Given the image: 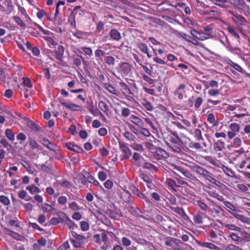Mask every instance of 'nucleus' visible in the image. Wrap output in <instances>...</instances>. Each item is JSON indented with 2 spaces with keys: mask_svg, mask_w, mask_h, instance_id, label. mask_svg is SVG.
<instances>
[{
  "mask_svg": "<svg viewBox=\"0 0 250 250\" xmlns=\"http://www.w3.org/2000/svg\"><path fill=\"white\" fill-rule=\"evenodd\" d=\"M190 168L199 175V177L204 178L209 183L218 186L220 182L214 178L213 174L208 171L203 167L197 164H193L189 167Z\"/></svg>",
  "mask_w": 250,
  "mask_h": 250,
  "instance_id": "nucleus-1",
  "label": "nucleus"
},
{
  "mask_svg": "<svg viewBox=\"0 0 250 250\" xmlns=\"http://www.w3.org/2000/svg\"><path fill=\"white\" fill-rule=\"evenodd\" d=\"M166 145L174 152L180 153L183 147V142L182 139H176L171 135L164 137Z\"/></svg>",
  "mask_w": 250,
  "mask_h": 250,
  "instance_id": "nucleus-2",
  "label": "nucleus"
},
{
  "mask_svg": "<svg viewBox=\"0 0 250 250\" xmlns=\"http://www.w3.org/2000/svg\"><path fill=\"white\" fill-rule=\"evenodd\" d=\"M73 238L70 239L71 243L75 248H81L87 242L86 238L83 236L78 234L75 231H72Z\"/></svg>",
  "mask_w": 250,
  "mask_h": 250,
  "instance_id": "nucleus-3",
  "label": "nucleus"
},
{
  "mask_svg": "<svg viewBox=\"0 0 250 250\" xmlns=\"http://www.w3.org/2000/svg\"><path fill=\"white\" fill-rule=\"evenodd\" d=\"M183 244L180 240L170 237H167L165 240V245L170 247L171 250H183L181 247Z\"/></svg>",
  "mask_w": 250,
  "mask_h": 250,
  "instance_id": "nucleus-4",
  "label": "nucleus"
},
{
  "mask_svg": "<svg viewBox=\"0 0 250 250\" xmlns=\"http://www.w3.org/2000/svg\"><path fill=\"white\" fill-rule=\"evenodd\" d=\"M228 13L231 15L230 18L236 25L243 26L247 22L245 18L239 14L236 11L229 10Z\"/></svg>",
  "mask_w": 250,
  "mask_h": 250,
  "instance_id": "nucleus-5",
  "label": "nucleus"
},
{
  "mask_svg": "<svg viewBox=\"0 0 250 250\" xmlns=\"http://www.w3.org/2000/svg\"><path fill=\"white\" fill-rule=\"evenodd\" d=\"M119 148L123 153L122 160L129 159L132 155L131 149L128 147L126 144L123 141H119Z\"/></svg>",
  "mask_w": 250,
  "mask_h": 250,
  "instance_id": "nucleus-6",
  "label": "nucleus"
},
{
  "mask_svg": "<svg viewBox=\"0 0 250 250\" xmlns=\"http://www.w3.org/2000/svg\"><path fill=\"white\" fill-rule=\"evenodd\" d=\"M230 130L228 131L227 135L228 138L231 140L234 138L237 134L239 132L240 126L239 124L236 123H231L229 125Z\"/></svg>",
  "mask_w": 250,
  "mask_h": 250,
  "instance_id": "nucleus-7",
  "label": "nucleus"
},
{
  "mask_svg": "<svg viewBox=\"0 0 250 250\" xmlns=\"http://www.w3.org/2000/svg\"><path fill=\"white\" fill-rule=\"evenodd\" d=\"M186 85L184 83L180 84L173 91L174 96L179 100L182 101L186 95L185 88Z\"/></svg>",
  "mask_w": 250,
  "mask_h": 250,
  "instance_id": "nucleus-8",
  "label": "nucleus"
},
{
  "mask_svg": "<svg viewBox=\"0 0 250 250\" xmlns=\"http://www.w3.org/2000/svg\"><path fill=\"white\" fill-rule=\"evenodd\" d=\"M171 166L173 168L177 170L186 178L192 180H197L196 178L194 176H193L191 173L189 172V171L186 169L185 168L174 164L172 165Z\"/></svg>",
  "mask_w": 250,
  "mask_h": 250,
  "instance_id": "nucleus-9",
  "label": "nucleus"
},
{
  "mask_svg": "<svg viewBox=\"0 0 250 250\" xmlns=\"http://www.w3.org/2000/svg\"><path fill=\"white\" fill-rule=\"evenodd\" d=\"M153 155L154 158L158 160L163 159H166L169 157L168 153L165 150L160 147H156L155 148Z\"/></svg>",
  "mask_w": 250,
  "mask_h": 250,
  "instance_id": "nucleus-10",
  "label": "nucleus"
},
{
  "mask_svg": "<svg viewBox=\"0 0 250 250\" xmlns=\"http://www.w3.org/2000/svg\"><path fill=\"white\" fill-rule=\"evenodd\" d=\"M119 71L122 76H127L131 73V65L127 62H122L120 64Z\"/></svg>",
  "mask_w": 250,
  "mask_h": 250,
  "instance_id": "nucleus-11",
  "label": "nucleus"
},
{
  "mask_svg": "<svg viewBox=\"0 0 250 250\" xmlns=\"http://www.w3.org/2000/svg\"><path fill=\"white\" fill-rule=\"evenodd\" d=\"M82 175L83 176L86 178L87 183L92 184L95 186L102 188V186L100 184L99 182L89 172L86 171H83Z\"/></svg>",
  "mask_w": 250,
  "mask_h": 250,
  "instance_id": "nucleus-12",
  "label": "nucleus"
},
{
  "mask_svg": "<svg viewBox=\"0 0 250 250\" xmlns=\"http://www.w3.org/2000/svg\"><path fill=\"white\" fill-rule=\"evenodd\" d=\"M61 104L65 107L72 111H80L83 110V106L76 104L72 103H66L64 101H61Z\"/></svg>",
  "mask_w": 250,
  "mask_h": 250,
  "instance_id": "nucleus-13",
  "label": "nucleus"
},
{
  "mask_svg": "<svg viewBox=\"0 0 250 250\" xmlns=\"http://www.w3.org/2000/svg\"><path fill=\"white\" fill-rule=\"evenodd\" d=\"M81 8L80 6H75L73 10L72 11L71 14L68 17V22L70 24L71 26L73 27H75L76 25L75 17L76 15L77 14V10Z\"/></svg>",
  "mask_w": 250,
  "mask_h": 250,
  "instance_id": "nucleus-14",
  "label": "nucleus"
},
{
  "mask_svg": "<svg viewBox=\"0 0 250 250\" xmlns=\"http://www.w3.org/2000/svg\"><path fill=\"white\" fill-rule=\"evenodd\" d=\"M42 38L46 42L50 48L54 47L58 44L53 34L51 36H43Z\"/></svg>",
  "mask_w": 250,
  "mask_h": 250,
  "instance_id": "nucleus-15",
  "label": "nucleus"
},
{
  "mask_svg": "<svg viewBox=\"0 0 250 250\" xmlns=\"http://www.w3.org/2000/svg\"><path fill=\"white\" fill-rule=\"evenodd\" d=\"M197 243L199 246L208 248L210 250H222L220 247L212 243L201 241H197Z\"/></svg>",
  "mask_w": 250,
  "mask_h": 250,
  "instance_id": "nucleus-16",
  "label": "nucleus"
},
{
  "mask_svg": "<svg viewBox=\"0 0 250 250\" xmlns=\"http://www.w3.org/2000/svg\"><path fill=\"white\" fill-rule=\"evenodd\" d=\"M129 120L138 127H142L144 126L143 121L134 115H131L129 118Z\"/></svg>",
  "mask_w": 250,
  "mask_h": 250,
  "instance_id": "nucleus-17",
  "label": "nucleus"
},
{
  "mask_svg": "<svg viewBox=\"0 0 250 250\" xmlns=\"http://www.w3.org/2000/svg\"><path fill=\"white\" fill-rule=\"evenodd\" d=\"M67 148L71 150L75 151L78 153H82L84 152V151L81 146L76 145L72 143H66Z\"/></svg>",
  "mask_w": 250,
  "mask_h": 250,
  "instance_id": "nucleus-18",
  "label": "nucleus"
},
{
  "mask_svg": "<svg viewBox=\"0 0 250 250\" xmlns=\"http://www.w3.org/2000/svg\"><path fill=\"white\" fill-rule=\"evenodd\" d=\"M131 193L127 190H123L121 192L120 197L126 203L129 204L131 203Z\"/></svg>",
  "mask_w": 250,
  "mask_h": 250,
  "instance_id": "nucleus-19",
  "label": "nucleus"
},
{
  "mask_svg": "<svg viewBox=\"0 0 250 250\" xmlns=\"http://www.w3.org/2000/svg\"><path fill=\"white\" fill-rule=\"evenodd\" d=\"M119 84L124 95L133 94L130 88L125 82H119Z\"/></svg>",
  "mask_w": 250,
  "mask_h": 250,
  "instance_id": "nucleus-20",
  "label": "nucleus"
},
{
  "mask_svg": "<svg viewBox=\"0 0 250 250\" xmlns=\"http://www.w3.org/2000/svg\"><path fill=\"white\" fill-rule=\"evenodd\" d=\"M235 8L243 10L246 6V4L244 0H231L230 1Z\"/></svg>",
  "mask_w": 250,
  "mask_h": 250,
  "instance_id": "nucleus-21",
  "label": "nucleus"
},
{
  "mask_svg": "<svg viewBox=\"0 0 250 250\" xmlns=\"http://www.w3.org/2000/svg\"><path fill=\"white\" fill-rule=\"evenodd\" d=\"M132 160H133V163L139 167L141 166L144 161V158L139 153L134 152Z\"/></svg>",
  "mask_w": 250,
  "mask_h": 250,
  "instance_id": "nucleus-22",
  "label": "nucleus"
},
{
  "mask_svg": "<svg viewBox=\"0 0 250 250\" xmlns=\"http://www.w3.org/2000/svg\"><path fill=\"white\" fill-rule=\"evenodd\" d=\"M111 39L119 42L122 38L121 33L116 29H111L109 33Z\"/></svg>",
  "mask_w": 250,
  "mask_h": 250,
  "instance_id": "nucleus-23",
  "label": "nucleus"
},
{
  "mask_svg": "<svg viewBox=\"0 0 250 250\" xmlns=\"http://www.w3.org/2000/svg\"><path fill=\"white\" fill-rule=\"evenodd\" d=\"M239 232L241 239V243L246 242H250V233L247 232L242 228V230H240Z\"/></svg>",
  "mask_w": 250,
  "mask_h": 250,
  "instance_id": "nucleus-24",
  "label": "nucleus"
},
{
  "mask_svg": "<svg viewBox=\"0 0 250 250\" xmlns=\"http://www.w3.org/2000/svg\"><path fill=\"white\" fill-rule=\"evenodd\" d=\"M165 184L172 191H176V181L171 178H167L165 182Z\"/></svg>",
  "mask_w": 250,
  "mask_h": 250,
  "instance_id": "nucleus-25",
  "label": "nucleus"
},
{
  "mask_svg": "<svg viewBox=\"0 0 250 250\" xmlns=\"http://www.w3.org/2000/svg\"><path fill=\"white\" fill-rule=\"evenodd\" d=\"M98 107L107 116H110L109 109L108 105L104 101H101L98 103Z\"/></svg>",
  "mask_w": 250,
  "mask_h": 250,
  "instance_id": "nucleus-26",
  "label": "nucleus"
},
{
  "mask_svg": "<svg viewBox=\"0 0 250 250\" xmlns=\"http://www.w3.org/2000/svg\"><path fill=\"white\" fill-rule=\"evenodd\" d=\"M237 231L235 232H230L228 235V237L230 238L236 244H241V237L239 232Z\"/></svg>",
  "mask_w": 250,
  "mask_h": 250,
  "instance_id": "nucleus-27",
  "label": "nucleus"
},
{
  "mask_svg": "<svg viewBox=\"0 0 250 250\" xmlns=\"http://www.w3.org/2000/svg\"><path fill=\"white\" fill-rule=\"evenodd\" d=\"M143 167L144 169H147L152 173L157 172L159 170L156 166L149 162H145L143 166Z\"/></svg>",
  "mask_w": 250,
  "mask_h": 250,
  "instance_id": "nucleus-28",
  "label": "nucleus"
},
{
  "mask_svg": "<svg viewBox=\"0 0 250 250\" xmlns=\"http://www.w3.org/2000/svg\"><path fill=\"white\" fill-rule=\"evenodd\" d=\"M225 144L221 140H218L213 144V148L216 151H222L225 148Z\"/></svg>",
  "mask_w": 250,
  "mask_h": 250,
  "instance_id": "nucleus-29",
  "label": "nucleus"
},
{
  "mask_svg": "<svg viewBox=\"0 0 250 250\" xmlns=\"http://www.w3.org/2000/svg\"><path fill=\"white\" fill-rule=\"evenodd\" d=\"M170 209L175 212V213L178 214L180 216L184 217V218L185 219V217H188L187 215L186 214L185 210L183 209L181 207H169Z\"/></svg>",
  "mask_w": 250,
  "mask_h": 250,
  "instance_id": "nucleus-30",
  "label": "nucleus"
},
{
  "mask_svg": "<svg viewBox=\"0 0 250 250\" xmlns=\"http://www.w3.org/2000/svg\"><path fill=\"white\" fill-rule=\"evenodd\" d=\"M21 165L26 169L27 171L31 174H34L36 171V169L32 167L30 164L27 161H23V162H21Z\"/></svg>",
  "mask_w": 250,
  "mask_h": 250,
  "instance_id": "nucleus-31",
  "label": "nucleus"
},
{
  "mask_svg": "<svg viewBox=\"0 0 250 250\" xmlns=\"http://www.w3.org/2000/svg\"><path fill=\"white\" fill-rule=\"evenodd\" d=\"M207 121L212 125L213 126H217L219 124V121L215 119V116L212 113H210L208 114Z\"/></svg>",
  "mask_w": 250,
  "mask_h": 250,
  "instance_id": "nucleus-32",
  "label": "nucleus"
},
{
  "mask_svg": "<svg viewBox=\"0 0 250 250\" xmlns=\"http://www.w3.org/2000/svg\"><path fill=\"white\" fill-rule=\"evenodd\" d=\"M198 35H194L193 36L196 39L200 41H204L208 39L210 37V35L208 33H204L203 32L199 31L197 32Z\"/></svg>",
  "mask_w": 250,
  "mask_h": 250,
  "instance_id": "nucleus-33",
  "label": "nucleus"
},
{
  "mask_svg": "<svg viewBox=\"0 0 250 250\" xmlns=\"http://www.w3.org/2000/svg\"><path fill=\"white\" fill-rule=\"evenodd\" d=\"M61 215L62 217H65L66 219L65 221V223L66 224L69 228H73L74 227H76V224L71 220L69 217L64 212H61Z\"/></svg>",
  "mask_w": 250,
  "mask_h": 250,
  "instance_id": "nucleus-34",
  "label": "nucleus"
},
{
  "mask_svg": "<svg viewBox=\"0 0 250 250\" xmlns=\"http://www.w3.org/2000/svg\"><path fill=\"white\" fill-rule=\"evenodd\" d=\"M223 227L228 229H229L235 231V232H238L240 230H242V228H240L234 224H228V223H222V224Z\"/></svg>",
  "mask_w": 250,
  "mask_h": 250,
  "instance_id": "nucleus-35",
  "label": "nucleus"
},
{
  "mask_svg": "<svg viewBox=\"0 0 250 250\" xmlns=\"http://www.w3.org/2000/svg\"><path fill=\"white\" fill-rule=\"evenodd\" d=\"M104 87L110 93L115 95H118L116 89L110 83H104Z\"/></svg>",
  "mask_w": 250,
  "mask_h": 250,
  "instance_id": "nucleus-36",
  "label": "nucleus"
},
{
  "mask_svg": "<svg viewBox=\"0 0 250 250\" xmlns=\"http://www.w3.org/2000/svg\"><path fill=\"white\" fill-rule=\"evenodd\" d=\"M195 139L198 141H203L204 139L202 136V131L199 128L194 129L193 132L192 133Z\"/></svg>",
  "mask_w": 250,
  "mask_h": 250,
  "instance_id": "nucleus-37",
  "label": "nucleus"
},
{
  "mask_svg": "<svg viewBox=\"0 0 250 250\" xmlns=\"http://www.w3.org/2000/svg\"><path fill=\"white\" fill-rule=\"evenodd\" d=\"M26 189L28 190L29 192L31 194H34L36 193H40L41 192L40 189L37 186H36L35 185L32 184L30 186H27L26 187Z\"/></svg>",
  "mask_w": 250,
  "mask_h": 250,
  "instance_id": "nucleus-38",
  "label": "nucleus"
},
{
  "mask_svg": "<svg viewBox=\"0 0 250 250\" xmlns=\"http://www.w3.org/2000/svg\"><path fill=\"white\" fill-rule=\"evenodd\" d=\"M27 126L32 130L35 132L39 131L41 129L40 126L32 121H29L27 124Z\"/></svg>",
  "mask_w": 250,
  "mask_h": 250,
  "instance_id": "nucleus-39",
  "label": "nucleus"
},
{
  "mask_svg": "<svg viewBox=\"0 0 250 250\" xmlns=\"http://www.w3.org/2000/svg\"><path fill=\"white\" fill-rule=\"evenodd\" d=\"M141 104L143 106L144 108L149 111H152L154 108L149 102H148L146 100H143L141 102Z\"/></svg>",
  "mask_w": 250,
  "mask_h": 250,
  "instance_id": "nucleus-40",
  "label": "nucleus"
},
{
  "mask_svg": "<svg viewBox=\"0 0 250 250\" xmlns=\"http://www.w3.org/2000/svg\"><path fill=\"white\" fill-rule=\"evenodd\" d=\"M174 173L180 177V178H177L175 179L176 188L180 187L182 185L188 186V183L182 180L183 179V177H181L178 173L175 172H174Z\"/></svg>",
  "mask_w": 250,
  "mask_h": 250,
  "instance_id": "nucleus-41",
  "label": "nucleus"
},
{
  "mask_svg": "<svg viewBox=\"0 0 250 250\" xmlns=\"http://www.w3.org/2000/svg\"><path fill=\"white\" fill-rule=\"evenodd\" d=\"M41 207L44 212H49L55 210L52 205L46 203L42 204Z\"/></svg>",
  "mask_w": 250,
  "mask_h": 250,
  "instance_id": "nucleus-42",
  "label": "nucleus"
},
{
  "mask_svg": "<svg viewBox=\"0 0 250 250\" xmlns=\"http://www.w3.org/2000/svg\"><path fill=\"white\" fill-rule=\"evenodd\" d=\"M193 220L195 224H202L203 222V216L201 212H198L193 216Z\"/></svg>",
  "mask_w": 250,
  "mask_h": 250,
  "instance_id": "nucleus-43",
  "label": "nucleus"
},
{
  "mask_svg": "<svg viewBox=\"0 0 250 250\" xmlns=\"http://www.w3.org/2000/svg\"><path fill=\"white\" fill-rule=\"evenodd\" d=\"M196 205L198 206L203 211H206L209 208L208 206L202 200H197Z\"/></svg>",
  "mask_w": 250,
  "mask_h": 250,
  "instance_id": "nucleus-44",
  "label": "nucleus"
},
{
  "mask_svg": "<svg viewBox=\"0 0 250 250\" xmlns=\"http://www.w3.org/2000/svg\"><path fill=\"white\" fill-rule=\"evenodd\" d=\"M203 99L201 97H198L194 99V107L195 110H198L203 104Z\"/></svg>",
  "mask_w": 250,
  "mask_h": 250,
  "instance_id": "nucleus-45",
  "label": "nucleus"
},
{
  "mask_svg": "<svg viewBox=\"0 0 250 250\" xmlns=\"http://www.w3.org/2000/svg\"><path fill=\"white\" fill-rule=\"evenodd\" d=\"M137 47L142 53H147V51H148V47L145 43L138 42L137 44Z\"/></svg>",
  "mask_w": 250,
  "mask_h": 250,
  "instance_id": "nucleus-46",
  "label": "nucleus"
},
{
  "mask_svg": "<svg viewBox=\"0 0 250 250\" xmlns=\"http://www.w3.org/2000/svg\"><path fill=\"white\" fill-rule=\"evenodd\" d=\"M220 90L214 88H210L208 92V95L211 97H217L220 94Z\"/></svg>",
  "mask_w": 250,
  "mask_h": 250,
  "instance_id": "nucleus-47",
  "label": "nucleus"
},
{
  "mask_svg": "<svg viewBox=\"0 0 250 250\" xmlns=\"http://www.w3.org/2000/svg\"><path fill=\"white\" fill-rule=\"evenodd\" d=\"M5 134L9 140L13 141L15 140V134L11 129H6L5 131Z\"/></svg>",
  "mask_w": 250,
  "mask_h": 250,
  "instance_id": "nucleus-48",
  "label": "nucleus"
},
{
  "mask_svg": "<svg viewBox=\"0 0 250 250\" xmlns=\"http://www.w3.org/2000/svg\"><path fill=\"white\" fill-rule=\"evenodd\" d=\"M13 19L14 21L20 26L21 27H22L23 28H26V24L18 16H14L13 17Z\"/></svg>",
  "mask_w": 250,
  "mask_h": 250,
  "instance_id": "nucleus-49",
  "label": "nucleus"
},
{
  "mask_svg": "<svg viewBox=\"0 0 250 250\" xmlns=\"http://www.w3.org/2000/svg\"><path fill=\"white\" fill-rule=\"evenodd\" d=\"M188 147L195 150H200L202 148V146L199 142H191L188 144Z\"/></svg>",
  "mask_w": 250,
  "mask_h": 250,
  "instance_id": "nucleus-50",
  "label": "nucleus"
},
{
  "mask_svg": "<svg viewBox=\"0 0 250 250\" xmlns=\"http://www.w3.org/2000/svg\"><path fill=\"white\" fill-rule=\"evenodd\" d=\"M64 48L63 47L59 45L58 47L57 50L56 51L57 56L56 58L58 60H61L62 56L63 54Z\"/></svg>",
  "mask_w": 250,
  "mask_h": 250,
  "instance_id": "nucleus-51",
  "label": "nucleus"
},
{
  "mask_svg": "<svg viewBox=\"0 0 250 250\" xmlns=\"http://www.w3.org/2000/svg\"><path fill=\"white\" fill-rule=\"evenodd\" d=\"M227 30L229 31V32L235 38H236V39L239 38V35L236 30L234 27L230 26H228L227 27Z\"/></svg>",
  "mask_w": 250,
  "mask_h": 250,
  "instance_id": "nucleus-52",
  "label": "nucleus"
},
{
  "mask_svg": "<svg viewBox=\"0 0 250 250\" xmlns=\"http://www.w3.org/2000/svg\"><path fill=\"white\" fill-rule=\"evenodd\" d=\"M124 136L127 140L130 141H135L136 140V137L129 131L125 132Z\"/></svg>",
  "mask_w": 250,
  "mask_h": 250,
  "instance_id": "nucleus-53",
  "label": "nucleus"
},
{
  "mask_svg": "<svg viewBox=\"0 0 250 250\" xmlns=\"http://www.w3.org/2000/svg\"><path fill=\"white\" fill-rule=\"evenodd\" d=\"M0 203L4 206H8L10 202L8 197L1 195H0Z\"/></svg>",
  "mask_w": 250,
  "mask_h": 250,
  "instance_id": "nucleus-54",
  "label": "nucleus"
},
{
  "mask_svg": "<svg viewBox=\"0 0 250 250\" xmlns=\"http://www.w3.org/2000/svg\"><path fill=\"white\" fill-rule=\"evenodd\" d=\"M209 87L211 88H217L218 87V82L214 80L208 81V84L206 85V88L207 89Z\"/></svg>",
  "mask_w": 250,
  "mask_h": 250,
  "instance_id": "nucleus-55",
  "label": "nucleus"
},
{
  "mask_svg": "<svg viewBox=\"0 0 250 250\" xmlns=\"http://www.w3.org/2000/svg\"><path fill=\"white\" fill-rule=\"evenodd\" d=\"M68 208L74 211L79 210L81 209V208L75 201L70 203L68 204Z\"/></svg>",
  "mask_w": 250,
  "mask_h": 250,
  "instance_id": "nucleus-56",
  "label": "nucleus"
},
{
  "mask_svg": "<svg viewBox=\"0 0 250 250\" xmlns=\"http://www.w3.org/2000/svg\"><path fill=\"white\" fill-rule=\"evenodd\" d=\"M64 222V220L62 218H57V217H53L50 220V223L52 225H57L60 223H62Z\"/></svg>",
  "mask_w": 250,
  "mask_h": 250,
  "instance_id": "nucleus-57",
  "label": "nucleus"
},
{
  "mask_svg": "<svg viewBox=\"0 0 250 250\" xmlns=\"http://www.w3.org/2000/svg\"><path fill=\"white\" fill-rule=\"evenodd\" d=\"M229 65L231 67H232L234 69L236 70L239 72L242 73L243 71V68L238 64L234 62H233L230 61L229 62Z\"/></svg>",
  "mask_w": 250,
  "mask_h": 250,
  "instance_id": "nucleus-58",
  "label": "nucleus"
},
{
  "mask_svg": "<svg viewBox=\"0 0 250 250\" xmlns=\"http://www.w3.org/2000/svg\"><path fill=\"white\" fill-rule=\"evenodd\" d=\"M105 62L109 66H113L115 64V58L112 56H106L104 59Z\"/></svg>",
  "mask_w": 250,
  "mask_h": 250,
  "instance_id": "nucleus-59",
  "label": "nucleus"
},
{
  "mask_svg": "<svg viewBox=\"0 0 250 250\" xmlns=\"http://www.w3.org/2000/svg\"><path fill=\"white\" fill-rule=\"evenodd\" d=\"M232 145L235 147H239L242 144L241 139L239 137H234L233 138Z\"/></svg>",
  "mask_w": 250,
  "mask_h": 250,
  "instance_id": "nucleus-60",
  "label": "nucleus"
},
{
  "mask_svg": "<svg viewBox=\"0 0 250 250\" xmlns=\"http://www.w3.org/2000/svg\"><path fill=\"white\" fill-rule=\"evenodd\" d=\"M222 170L227 176L232 177L234 175L233 171L227 167L223 166Z\"/></svg>",
  "mask_w": 250,
  "mask_h": 250,
  "instance_id": "nucleus-61",
  "label": "nucleus"
},
{
  "mask_svg": "<svg viewBox=\"0 0 250 250\" xmlns=\"http://www.w3.org/2000/svg\"><path fill=\"white\" fill-rule=\"evenodd\" d=\"M80 228L82 230L85 231L89 229V225L87 222L82 221L81 222Z\"/></svg>",
  "mask_w": 250,
  "mask_h": 250,
  "instance_id": "nucleus-62",
  "label": "nucleus"
},
{
  "mask_svg": "<svg viewBox=\"0 0 250 250\" xmlns=\"http://www.w3.org/2000/svg\"><path fill=\"white\" fill-rule=\"evenodd\" d=\"M244 158H246L248 162V165L246 166L247 169H250V152L247 151L244 154H243Z\"/></svg>",
  "mask_w": 250,
  "mask_h": 250,
  "instance_id": "nucleus-63",
  "label": "nucleus"
},
{
  "mask_svg": "<svg viewBox=\"0 0 250 250\" xmlns=\"http://www.w3.org/2000/svg\"><path fill=\"white\" fill-rule=\"evenodd\" d=\"M226 250H243L242 248L234 244H229L226 248Z\"/></svg>",
  "mask_w": 250,
  "mask_h": 250,
  "instance_id": "nucleus-64",
  "label": "nucleus"
}]
</instances>
